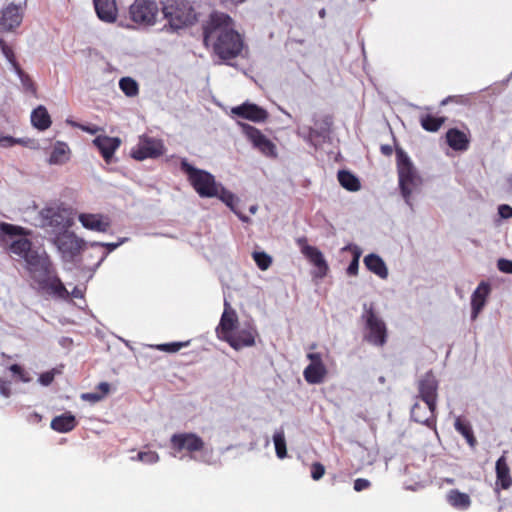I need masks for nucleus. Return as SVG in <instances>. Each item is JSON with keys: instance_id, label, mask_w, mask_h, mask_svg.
Returning a JSON list of instances; mask_svg holds the SVG:
<instances>
[{"instance_id": "32", "label": "nucleus", "mask_w": 512, "mask_h": 512, "mask_svg": "<svg viewBox=\"0 0 512 512\" xmlns=\"http://www.w3.org/2000/svg\"><path fill=\"white\" fill-rule=\"evenodd\" d=\"M31 122L41 131L48 129L51 125V118L47 109L42 105L34 109L31 114Z\"/></svg>"}, {"instance_id": "15", "label": "nucleus", "mask_w": 512, "mask_h": 512, "mask_svg": "<svg viewBox=\"0 0 512 512\" xmlns=\"http://www.w3.org/2000/svg\"><path fill=\"white\" fill-rule=\"evenodd\" d=\"M297 244L301 249V253L318 269V276H326L329 266L322 252L317 247L309 245L305 237L298 238Z\"/></svg>"}, {"instance_id": "26", "label": "nucleus", "mask_w": 512, "mask_h": 512, "mask_svg": "<svg viewBox=\"0 0 512 512\" xmlns=\"http://www.w3.org/2000/svg\"><path fill=\"white\" fill-rule=\"evenodd\" d=\"M97 16L105 22H113L117 17L115 0H94Z\"/></svg>"}, {"instance_id": "44", "label": "nucleus", "mask_w": 512, "mask_h": 512, "mask_svg": "<svg viewBox=\"0 0 512 512\" xmlns=\"http://www.w3.org/2000/svg\"><path fill=\"white\" fill-rule=\"evenodd\" d=\"M0 49L8 62L11 64L13 70H15L17 66H20L16 60L13 48L9 46L2 38H0Z\"/></svg>"}, {"instance_id": "63", "label": "nucleus", "mask_w": 512, "mask_h": 512, "mask_svg": "<svg viewBox=\"0 0 512 512\" xmlns=\"http://www.w3.org/2000/svg\"><path fill=\"white\" fill-rule=\"evenodd\" d=\"M81 128V130L85 131V132H88L90 134H95L98 132L99 128L96 127V126H85V125H80L79 126Z\"/></svg>"}, {"instance_id": "28", "label": "nucleus", "mask_w": 512, "mask_h": 512, "mask_svg": "<svg viewBox=\"0 0 512 512\" xmlns=\"http://www.w3.org/2000/svg\"><path fill=\"white\" fill-rule=\"evenodd\" d=\"M77 420L70 412L56 416L51 421V428L59 433H68L77 426Z\"/></svg>"}, {"instance_id": "17", "label": "nucleus", "mask_w": 512, "mask_h": 512, "mask_svg": "<svg viewBox=\"0 0 512 512\" xmlns=\"http://www.w3.org/2000/svg\"><path fill=\"white\" fill-rule=\"evenodd\" d=\"M438 380L432 371L425 373L418 381V395L416 399L437 403L438 398Z\"/></svg>"}, {"instance_id": "38", "label": "nucleus", "mask_w": 512, "mask_h": 512, "mask_svg": "<svg viewBox=\"0 0 512 512\" xmlns=\"http://www.w3.org/2000/svg\"><path fill=\"white\" fill-rule=\"evenodd\" d=\"M14 71L20 78L24 91L36 96L37 88L32 78L21 68V66H17Z\"/></svg>"}, {"instance_id": "42", "label": "nucleus", "mask_w": 512, "mask_h": 512, "mask_svg": "<svg viewBox=\"0 0 512 512\" xmlns=\"http://www.w3.org/2000/svg\"><path fill=\"white\" fill-rule=\"evenodd\" d=\"M343 250H352V253H353V259L352 261L350 262L348 268H347V274L349 276H356L358 274V268H359V259H360V256H361V251L358 247H351V246H346L343 248Z\"/></svg>"}, {"instance_id": "47", "label": "nucleus", "mask_w": 512, "mask_h": 512, "mask_svg": "<svg viewBox=\"0 0 512 512\" xmlns=\"http://www.w3.org/2000/svg\"><path fill=\"white\" fill-rule=\"evenodd\" d=\"M188 344H189V341L165 343V344L157 345V349L160 351H163V352L175 353V352H178L181 348L186 347Z\"/></svg>"}, {"instance_id": "55", "label": "nucleus", "mask_w": 512, "mask_h": 512, "mask_svg": "<svg viewBox=\"0 0 512 512\" xmlns=\"http://www.w3.org/2000/svg\"><path fill=\"white\" fill-rule=\"evenodd\" d=\"M53 380H54V373L51 371L42 373L39 377L40 383L44 386L51 384Z\"/></svg>"}, {"instance_id": "43", "label": "nucleus", "mask_w": 512, "mask_h": 512, "mask_svg": "<svg viewBox=\"0 0 512 512\" xmlns=\"http://www.w3.org/2000/svg\"><path fill=\"white\" fill-rule=\"evenodd\" d=\"M252 257L260 270H267L272 264V258L265 252H253Z\"/></svg>"}, {"instance_id": "24", "label": "nucleus", "mask_w": 512, "mask_h": 512, "mask_svg": "<svg viewBox=\"0 0 512 512\" xmlns=\"http://www.w3.org/2000/svg\"><path fill=\"white\" fill-rule=\"evenodd\" d=\"M445 137L447 144L454 151H466L469 148V135L457 128H450Z\"/></svg>"}, {"instance_id": "19", "label": "nucleus", "mask_w": 512, "mask_h": 512, "mask_svg": "<svg viewBox=\"0 0 512 512\" xmlns=\"http://www.w3.org/2000/svg\"><path fill=\"white\" fill-rule=\"evenodd\" d=\"M39 291L48 292L60 299L67 300L70 297V293L64 286L61 279L58 277L56 271L53 274L47 276L44 281L42 280L38 285Z\"/></svg>"}, {"instance_id": "35", "label": "nucleus", "mask_w": 512, "mask_h": 512, "mask_svg": "<svg viewBox=\"0 0 512 512\" xmlns=\"http://www.w3.org/2000/svg\"><path fill=\"white\" fill-rule=\"evenodd\" d=\"M337 178L340 185L348 191L356 192L361 188L359 179L349 171L340 170Z\"/></svg>"}, {"instance_id": "37", "label": "nucleus", "mask_w": 512, "mask_h": 512, "mask_svg": "<svg viewBox=\"0 0 512 512\" xmlns=\"http://www.w3.org/2000/svg\"><path fill=\"white\" fill-rule=\"evenodd\" d=\"M445 122V117H436L432 114L421 115L420 124L428 132H437Z\"/></svg>"}, {"instance_id": "30", "label": "nucleus", "mask_w": 512, "mask_h": 512, "mask_svg": "<svg viewBox=\"0 0 512 512\" xmlns=\"http://www.w3.org/2000/svg\"><path fill=\"white\" fill-rule=\"evenodd\" d=\"M9 251L19 259L24 261L29 257L30 252L35 250L32 248V242L27 238H19L11 242Z\"/></svg>"}, {"instance_id": "27", "label": "nucleus", "mask_w": 512, "mask_h": 512, "mask_svg": "<svg viewBox=\"0 0 512 512\" xmlns=\"http://www.w3.org/2000/svg\"><path fill=\"white\" fill-rule=\"evenodd\" d=\"M490 286L486 282H481L471 297L472 318L475 319L486 303Z\"/></svg>"}, {"instance_id": "40", "label": "nucleus", "mask_w": 512, "mask_h": 512, "mask_svg": "<svg viewBox=\"0 0 512 512\" xmlns=\"http://www.w3.org/2000/svg\"><path fill=\"white\" fill-rule=\"evenodd\" d=\"M119 87L122 90V92L128 97H134L139 93V87L137 82L130 77H124L120 79Z\"/></svg>"}, {"instance_id": "56", "label": "nucleus", "mask_w": 512, "mask_h": 512, "mask_svg": "<svg viewBox=\"0 0 512 512\" xmlns=\"http://www.w3.org/2000/svg\"><path fill=\"white\" fill-rule=\"evenodd\" d=\"M307 358L312 365H324L322 355L320 353H308Z\"/></svg>"}, {"instance_id": "52", "label": "nucleus", "mask_w": 512, "mask_h": 512, "mask_svg": "<svg viewBox=\"0 0 512 512\" xmlns=\"http://www.w3.org/2000/svg\"><path fill=\"white\" fill-rule=\"evenodd\" d=\"M22 141L20 139H15L11 136H2L0 137V146L1 147H11L15 144H20Z\"/></svg>"}, {"instance_id": "50", "label": "nucleus", "mask_w": 512, "mask_h": 512, "mask_svg": "<svg viewBox=\"0 0 512 512\" xmlns=\"http://www.w3.org/2000/svg\"><path fill=\"white\" fill-rule=\"evenodd\" d=\"M311 477L313 480H320L325 474V467L320 462H314L310 468Z\"/></svg>"}, {"instance_id": "25", "label": "nucleus", "mask_w": 512, "mask_h": 512, "mask_svg": "<svg viewBox=\"0 0 512 512\" xmlns=\"http://www.w3.org/2000/svg\"><path fill=\"white\" fill-rule=\"evenodd\" d=\"M496 485L503 490H508L512 486V477L510 475V468L507 464V459L502 455L496 461Z\"/></svg>"}, {"instance_id": "29", "label": "nucleus", "mask_w": 512, "mask_h": 512, "mask_svg": "<svg viewBox=\"0 0 512 512\" xmlns=\"http://www.w3.org/2000/svg\"><path fill=\"white\" fill-rule=\"evenodd\" d=\"M364 264L369 271L381 279H386L388 277L387 266L379 255L374 253L366 255L364 257Z\"/></svg>"}, {"instance_id": "46", "label": "nucleus", "mask_w": 512, "mask_h": 512, "mask_svg": "<svg viewBox=\"0 0 512 512\" xmlns=\"http://www.w3.org/2000/svg\"><path fill=\"white\" fill-rule=\"evenodd\" d=\"M0 231L3 234L9 235V236H17V235L24 234V229L22 227L15 226L13 224L6 223V222H2L0 224Z\"/></svg>"}, {"instance_id": "20", "label": "nucleus", "mask_w": 512, "mask_h": 512, "mask_svg": "<svg viewBox=\"0 0 512 512\" xmlns=\"http://www.w3.org/2000/svg\"><path fill=\"white\" fill-rule=\"evenodd\" d=\"M79 222L88 230L105 233L111 226L108 216L93 213H81L78 216Z\"/></svg>"}, {"instance_id": "41", "label": "nucleus", "mask_w": 512, "mask_h": 512, "mask_svg": "<svg viewBox=\"0 0 512 512\" xmlns=\"http://www.w3.org/2000/svg\"><path fill=\"white\" fill-rule=\"evenodd\" d=\"M273 441H274L277 457L280 459H284L287 456L284 431L283 430L276 431L273 435Z\"/></svg>"}, {"instance_id": "53", "label": "nucleus", "mask_w": 512, "mask_h": 512, "mask_svg": "<svg viewBox=\"0 0 512 512\" xmlns=\"http://www.w3.org/2000/svg\"><path fill=\"white\" fill-rule=\"evenodd\" d=\"M498 269L504 273H512V261L507 259H500L498 261Z\"/></svg>"}, {"instance_id": "60", "label": "nucleus", "mask_w": 512, "mask_h": 512, "mask_svg": "<svg viewBox=\"0 0 512 512\" xmlns=\"http://www.w3.org/2000/svg\"><path fill=\"white\" fill-rule=\"evenodd\" d=\"M70 296L73 298L81 299L84 297V291L80 287L76 286L71 291Z\"/></svg>"}, {"instance_id": "54", "label": "nucleus", "mask_w": 512, "mask_h": 512, "mask_svg": "<svg viewBox=\"0 0 512 512\" xmlns=\"http://www.w3.org/2000/svg\"><path fill=\"white\" fill-rule=\"evenodd\" d=\"M499 215L504 219H509L512 217V207L507 204H502L498 208Z\"/></svg>"}, {"instance_id": "31", "label": "nucleus", "mask_w": 512, "mask_h": 512, "mask_svg": "<svg viewBox=\"0 0 512 512\" xmlns=\"http://www.w3.org/2000/svg\"><path fill=\"white\" fill-rule=\"evenodd\" d=\"M327 375L325 365H312L309 364L303 371L304 379L309 384H320L324 381Z\"/></svg>"}, {"instance_id": "62", "label": "nucleus", "mask_w": 512, "mask_h": 512, "mask_svg": "<svg viewBox=\"0 0 512 512\" xmlns=\"http://www.w3.org/2000/svg\"><path fill=\"white\" fill-rule=\"evenodd\" d=\"M505 192L512 196V174H510L506 179Z\"/></svg>"}, {"instance_id": "45", "label": "nucleus", "mask_w": 512, "mask_h": 512, "mask_svg": "<svg viewBox=\"0 0 512 512\" xmlns=\"http://www.w3.org/2000/svg\"><path fill=\"white\" fill-rule=\"evenodd\" d=\"M121 243H123V241L121 242H118V243H100V242H93L90 244V248H98V247H105L107 248V252L105 253H102V255L100 256L98 262H97V265H99L104 259L105 257L107 256L108 253L114 251L117 247H119L121 245Z\"/></svg>"}, {"instance_id": "7", "label": "nucleus", "mask_w": 512, "mask_h": 512, "mask_svg": "<svg viewBox=\"0 0 512 512\" xmlns=\"http://www.w3.org/2000/svg\"><path fill=\"white\" fill-rule=\"evenodd\" d=\"M42 216L46 225L58 231H66L74 223L73 209L64 204H58L43 209Z\"/></svg>"}, {"instance_id": "57", "label": "nucleus", "mask_w": 512, "mask_h": 512, "mask_svg": "<svg viewBox=\"0 0 512 512\" xmlns=\"http://www.w3.org/2000/svg\"><path fill=\"white\" fill-rule=\"evenodd\" d=\"M0 394L4 397H9L11 394L10 383L3 379H0Z\"/></svg>"}, {"instance_id": "64", "label": "nucleus", "mask_w": 512, "mask_h": 512, "mask_svg": "<svg viewBox=\"0 0 512 512\" xmlns=\"http://www.w3.org/2000/svg\"><path fill=\"white\" fill-rule=\"evenodd\" d=\"M219 1L224 5H226V4L239 5L243 2H245L246 0H219Z\"/></svg>"}, {"instance_id": "16", "label": "nucleus", "mask_w": 512, "mask_h": 512, "mask_svg": "<svg viewBox=\"0 0 512 512\" xmlns=\"http://www.w3.org/2000/svg\"><path fill=\"white\" fill-rule=\"evenodd\" d=\"M238 325V316L231 305L225 301L224 311L222 313L219 325L216 328L217 336L220 340L227 341L234 333Z\"/></svg>"}, {"instance_id": "14", "label": "nucleus", "mask_w": 512, "mask_h": 512, "mask_svg": "<svg viewBox=\"0 0 512 512\" xmlns=\"http://www.w3.org/2000/svg\"><path fill=\"white\" fill-rule=\"evenodd\" d=\"M171 448L177 452L187 451L189 453L202 451L204 441L195 433H176L170 438Z\"/></svg>"}, {"instance_id": "18", "label": "nucleus", "mask_w": 512, "mask_h": 512, "mask_svg": "<svg viewBox=\"0 0 512 512\" xmlns=\"http://www.w3.org/2000/svg\"><path fill=\"white\" fill-rule=\"evenodd\" d=\"M231 112L238 118L246 119L256 123L264 122L268 118V112L264 108L248 102L233 107Z\"/></svg>"}, {"instance_id": "9", "label": "nucleus", "mask_w": 512, "mask_h": 512, "mask_svg": "<svg viewBox=\"0 0 512 512\" xmlns=\"http://www.w3.org/2000/svg\"><path fill=\"white\" fill-rule=\"evenodd\" d=\"M312 122L313 125L307 128L306 138L312 145L317 146L329 138L333 126V116L327 113L315 114Z\"/></svg>"}, {"instance_id": "48", "label": "nucleus", "mask_w": 512, "mask_h": 512, "mask_svg": "<svg viewBox=\"0 0 512 512\" xmlns=\"http://www.w3.org/2000/svg\"><path fill=\"white\" fill-rule=\"evenodd\" d=\"M227 206L233 209V204L236 200L234 194L227 191L223 187L218 186V196Z\"/></svg>"}, {"instance_id": "49", "label": "nucleus", "mask_w": 512, "mask_h": 512, "mask_svg": "<svg viewBox=\"0 0 512 512\" xmlns=\"http://www.w3.org/2000/svg\"><path fill=\"white\" fill-rule=\"evenodd\" d=\"M137 457L140 461L148 464H154L159 460V455L155 451L139 452Z\"/></svg>"}, {"instance_id": "39", "label": "nucleus", "mask_w": 512, "mask_h": 512, "mask_svg": "<svg viewBox=\"0 0 512 512\" xmlns=\"http://www.w3.org/2000/svg\"><path fill=\"white\" fill-rule=\"evenodd\" d=\"M97 390H98V392L83 394L82 399L88 400L91 402H98V401L102 400L105 396L108 395V393L110 392V385L107 382H101L97 386Z\"/></svg>"}, {"instance_id": "33", "label": "nucleus", "mask_w": 512, "mask_h": 512, "mask_svg": "<svg viewBox=\"0 0 512 512\" xmlns=\"http://www.w3.org/2000/svg\"><path fill=\"white\" fill-rule=\"evenodd\" d=\"M454 426L456 431L466 439L471 448H474L477 445V439L474 436L473 429L469 421L461 417H457Z\"/></svg>"}, {"instance_id": "12", "label": "nucleus", "mask_w": 512, "mask_h": 512, "mask_svg": "<svg viewBox=\"0 0 512 512\" xmlns=\"http://www.w3.org/2000/svg\"><path fill=\"white\" fill-rule=\"evenodd\" d=\"M416 399L411 408V418L418 423H421L428 428L436 430V407L437 403L421 401Z\"/></svg>"}, {"instance_id": "58", "label": "nucleus", "mask_w": 512, "mask_h": 512, "mask_svg": "<svg viewBox=\"0 0 512 512\" xmlns=\"http://www.w3.org/2000/svg\"><path fill=\"white\" fill-rule=\"evenodd\" d=\"M9 370H10L13 374L18 375V376H19V378H20L21 380L26 381V379H25V377H24V376H25V371H24V369H23L20 365H18V364H12V365L9 367Z\"/></svg>"}, {"instance_id": "51", "label": "nucleus", "mask_w": 512, "mask_h": 512, "mask_svg": "<svg viewBox=\"0 0 512 512\" xmlns=\"http://www.w3.org/2000/svg\"><path fill=\"white\" fill-rule=\"evenodd\" d=\"M371 486V483L369 480L364 478H357L354 481V490L357 492H361L365 489H368Z\"/></svg>"}, {"instance_id": "5", "label": "nucleus", "mask_w": 512, "mask_h": 512, "mask_svg": "<svg viewBox=\"0 0 512 512\" xmlns=\"http://www.w3.org/2000/svg\"><path fill=\"white\" fill-rule=\"evenodd\" d=\"M162 11L173 29H180L191 23L193 10L186 0H166Z\"/></svg>"}, {"instance_id": "1", "label": "nucleus", "mask_w": 512, "mask_h": 512, "mask_svg": "<svg viewBox=\"0 0 512 512\" xmlns=\"http://www.w3.org/2000/svg\"><path fill=\"white\" fill-rule=\"evenodd\" d=\"M203 43L212 47L222 60L238 57L243 50L241 35L233 28L232 18L223 12L214 11L203 25Z\"/></svg>"}, {"instance_id": "13", "label": "nucleus", "mask_w": 512, "mask_h": 512, "mask_svg": "<svg viewBox=\"0 0 512 512\" xmlns=\"http://www.w3.org/2000/svg\"><path fill=\"white\" fill-rule=\"evenodd\" d=\"M244 134L252 143L254 148L258 149L263 155L267 157H276V146L267 138L259 129L249 125L242 124Z\"/></svg>"}, {"instance_id": "6", "label": "nucleus", "mask_w": 512, "mask_h": 512, "mask_svg": "<svg viewBox=\"0 0 512 512\" xmlns=\"http://www.w3.org/2000/svg\"><path fill=\"white\" fill-rule=\"evenodd\" d=\"M25 263L31 279L37 285L56 270L50 257L45 252L40 253L37 250L30 252Z\"/></svg>"}, {"instance_id": "36", "label": "nucleus", "mask_w": 512, "mask_h": 512, "mask_svg": "<svg viewBox=\"0 0 512 512\" xmlns=\"http://www.w3.org/2000/svg\"><path fill=\"white\" fill-rule=\"evenodd\" d=\"M69 147L64 142H57L50 154L49 162L51 164H63L69 159Z\"/></svg>"}, {"instance_id": "2", "label": "nucleus", "mask_w": 512, "mask_h": 512, "mask_svg": "<svg viewBox=\"0 0 512 512\" xmlns=\"http://www.w3.org/2000/svg\"><path fill=\"white\" fill-rule=\"evenodd\" d=\"M180 168L187 175L188 181L201 197L211 198L218 196V184L212 174L195 168L186 159L181 161Z\"/></svg>"}, {"instance_id": "11", "label": "nucleus", "mask_w": 512, "mask_h": 512, "mask_svg": "<svg viewBox=\"0 0 512 512\" xmlns=\"http://www.w3.org/2000/svg\"><path fill=\"white\" fill-rule=\"evenodd\" d=\"M158 11V5L154 0H135L130 6L131 19L140 24H154Z\"/></svg>"}, {"instance_id": "34", "label": "nucleus", "mask_w": 512, "mask_h": 512, "mask_svg": "<svg viewBox=\"0 0 512 512\" xmlns=\"http://www.w3.org/2000/svg\"><path fill=\"white\" fill-rule=\"evenodd\" d=\"M447 501L452 507L461 510H466L471 505V499L469 495L460 492L457 489H452L448 492Z\"/></svg>"}, {"instance_id": "10", "label": "nucleus", "mask_w": 512, "mask_h": 512, "mask_svg": "<svg viewBox=\"0 0 512 512\" xmlns=\"http://www.w3.org/2000/svg\"><path fill=\"white\" fill-rule=\"evenodd\" d=\"M165 152V146L160 139L149 136H141L138 144L131 149V157L142 161L148 158L155 159L162 156Z\"/></svg>"}, {"instance_id": "4", "label": "nucleus", "mask_w": 512, "mask_h": 512, "mask_svg": "<svg viewBox=\"0 0 512 512\" xmlns=\"http://www.w3.org/2000/svg\"><path fill=\"white\" fill-rule=\"evenodd\" d=\"M396 157L399 186L404 198L408 199L417 186L419 177L409 156L401 148H396Z\"/></svg>"}, {"instance_id": "61", "label": "nucleus", "mask_w": 512, "mask_h": 512, "mask_svg": "<svg viewBox=\"0 0 512 512\" xmlns=\"http://www.w3.org/2000/svg\"><path fill=\"white\" fill-rule=\"evenodd\" d=\"M381 153L385 156H391L393 153V148L389 144H383L380 147Z\"/></svg>"}, {"instance_id": "3", "label": "nucleus", "mask_w": 512, "mask_h": 512, "mask_svg": "<svg viewBox=\"0 0 512 512\" xmlns=\"http://www.w3.org/2000/svg\"><path fill=\"white\" fill-rule=\"evenodd\" d=\"M361 318L368 330L365 339L373 345L383 346L387 340V328L383 319L376 312L374 303L363 304Z\"/></svg>"}, {"instance_id": "21", "label": "nucleus", "mask_w": 512, "mask_h": 512, "mask_svg": "<svg viewBox=\"0 0 512 512\" xmlns=\"http://www.w3.org/2000/svg\"><path fill=\"white\" fill-rule=\"evenodd\" d=\"M93 144L98 148L105 162L109 164L115 151L120 147L121 140L118 137L99 135L93 140Z\"/></svg>"}, {"instance_id": "59", "label": "nucleus", "mask_w": 512, "mask_h": 512, "mask_svg": "<svg viewBox=\"0 0 512 512\" xmlns=\"http://www.w3.org/2000/svg\"><path fill=\"white\" fill-rule=\"evenodd\" d=\"M28 421L33 424H38L42 421V415L37 412H33L28 416Z\"/></svg>"}, {"instance_id": "8", "label": "nucleus", "mask_w": 512, "mask_h": 512, "mask_svg": "<svg viewBox=\"0 0 512 512\" xmlns=\"http://www.w3.org/2000/svg\"><path fill=\"white\" fill-rule=\"evenodd\" d=\"M55 244L61 252L62 257L68 261H73L82 252L86 254V242L75 233L68 232L67 230L56 236Z\"/></svg>"}, {"instance_id": "23", "label": "nucleus", "mask_w": 512, "mask_h": 512, "mask_svg": "<svg viewBox=\"0 0 512 512\" xmlns=\"http://www.w3.org/2000/svg\"><path fill=\"white\" fill-rule=\"evenodd\" d=\"M22 22L20 7L10 4L2 10L0 17V31L8 32L18 27Z\"/></svg>"}, {"instance_id": "22", "label": "nucleus", "mask_w": 512, "mask_h": 512, "mask_svg": "<svg viewBox=\"0 0 512 512\" xmlns=\"http://www.w3.org/2000/svg\"><path fill=\"white\" fill-rule=\"evenodd\" d=\"M256 336V329L252 326H247L237 332H234L226 342L235 350H239L244 347L253 346L255 344Z\"/></svg>"}]
</instances>
